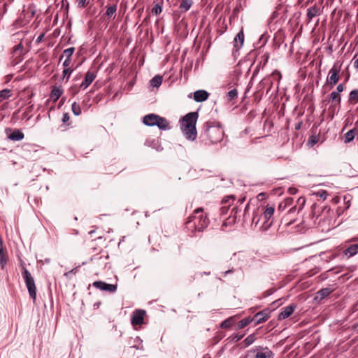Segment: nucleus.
Masks as SVG:
<instances>
[{
	"label": "nucleus",
	"mask_w": 358,
	"mask_h": 358,
	"mask_svg": "<svg viewBox=\"0 0 358 358\" xmlns=\"http://www.w3.org/2000/svg\"><path fill=\"white\" fill-rule=\"evenodd\" d=\"M72 72L73 70L70 68H64L62 72L63 78L67 77V78L69 79Z\"/></svg>",
	"instance_id": "ea45409f"
},
{
	"label": "nucleus",
	"mask_w": 358,
	"mask_h": 358,
	"mask_svg": "<svg viewBox=\"0 0 358 358\" xmlns=\"http://www.w3.org/2000/svg\"><path fill=\"white\" fill-rule=\"evenodd\" d=\"M70 117L68 113H64L62 117V122L66 123L69 120Z\"/></svg>",
	"instance_id": "09e8293b"
},
{
	"label": "nucleus",
	"mask_w": 358,
	"mask_h": 358,
	"mask_svg": "<svg viewBox=\"0 0 358 358\" xmlns=\"http://www.w3.org/2000/svg\"><path fill=\"white\" fill-rule=\"evenodd\" d=\"M296 209V206H295L290 208L289 212L290 213L294 212Z\"/></svg>",
	"instance_id": "6e6d98bb"
},
{
	"label": "nucleus",
	"mask_w": 358,
	"mask_h": 358,
	"mask_svg": "<svg viewBox=\"0 0 358 358\" xmlns=\"http://www.w3.org/2000/svg\"><path fill=\"white\" fill-rule=\"evenodd\" d=\"M234 322V317H229L227 318V320H224L221 324H220V327L222 329H227V328H229L231 327L233 324Z\"/></svg>",
	"instance_id": "393cba45"
},
{
	"label": "nucleus",
	"mask_w": 358,
	"mask_h": 358,
	"mask_svg": "<svg viewBox=\"0 0 358 358\" xmlns=\"http://www.w3.org/2000/svg\"><path fill=\"white\" fill-rule=\"evenodd\" d=\"M71 59H66L64 62H63V66L64 68H69V66L71 64Z\"/></svg>",
	"instance_id": "49530a36"
},
{
	"label": "nucleus",
	"mask_w": 358,
	"mask_h": 358,
	"mask_svg": "<svg viewBox=\"0 0 358 358\" xmlns=\"http://www.w3.org/2000/svg\"><path fill=\"white\" fill-rule=\"evenodd\" d=\"M243 43H244V34H243V31L241 30L234 38V48L236 50H238L241 47L243 46Z\"/></svg>",
	"instance_id": "2eb2a0df"
},
{
	"label": "nucleus",
	"mask_w": 358,
	"mask_h": 358,
	"mask_svg": "<svg viewBox=\"0 0 358 358\" xmlns=\"http://www.w3.org/2000/svg\"><path fill=\"white\" fill-rule=\"evenodd\" d=\"M297 192L296 189L294 188V187H291L289 189V192L291 194H296Z\"/></svg>",
	"instance_id": "603ef678"
},
{
	"label": "nucleus",
	"mask_w": 358,
	"mask_h": 358,
	"mask_svg": "<svg viewBox=\"0 0 358 358\" xmlns=\"http://www.w3.org/2000/svg\"><path fill=\"white\" fill-rule=\"evenodd\" d=\"M162 11V6L159 3H156L152 9V13L157 15Z\"/></svg>",
	"instance_id": "72a5a7b5"
},
{
	"label": "nucleus",
	"mask_w": 358,
	"mask_h": 358,
	"mask_svg": "<svg viewBox=\"0 0 358 358\" xmlns=\"http://www.w3.org/2000/svg\"><path fill=\"white\" fill-rule=\"evenodd\" d=\"M264 196H265L264 193H260L257 195V198L259 200H262V199H264Z\"/></svg>",
	"instance_id": "864d4df0"
},
{
	"label": "nucleus",
	"mask_w": 358,
	"mask_h": 358,
	"mask_svg": "<svg viewBox=\"0 0 358 358\" xmlns=\"http://www.w3.org/2000/svg\"><path fill=\"white\" fill-rule=\"evenodd\" d=\"M252 322H253L252 319H250V317L245 318L238 322V328L242 329Z\"/></svg>",
	"instance_id": "473e14b6"
},
{
	"label": "nucleus",
	"mask_w": 358,
	"mask_h": 358,
	"mask_svg": "<svg viewBox=\"0 0 358 358\" xmlns=\"http://www.w3.org/2000/svg\"><path fill=\"white\" fill-rule=\"evenodd\" d=\"M315 1V0H308L306 4L312 3Z\"/></svg>",
	"instance_id": "bf43d9fd"
},
{
	"label": "nucleus",
	"mask_w": 358,
	"mask_h": 358,
	"mask_svg": "<svg viewBox=\"0 0 358 358\" xmlns=\"http://www.w3.org/2000/svg\"><path fill=\"white\" fill-rule=\"evenodd\" d=\"M145 315V311L143 310H136L132 315L131 318V322L133 326L141 325L143 323L144 317Z\"/></svg>",
	"instance_id": "6e6552de"
},
{
	"label": "nucleus",
	"mask_w": 358,
	"mask_h": 358,
	"mask_svg": "<svg viewBox=\"0 0 358 358\" xmlns=\"http://www.w3.org/2000/svg\"><path fill=\"white\" fill-rule=\"evenodd\" d=\"M162 83V77L157 75L152 78L150 80V85L154 87H159Z\"/></svg>",
	"instance_id": "b1692460"
},
{
	"label": "nucleus",
	"mask_w": 358,
	"mask_h": 358,
	"mask_svg": "<svg viewBox=\"0 0 358 358\" xmlns=\"http://www.w3.org/2000/svg\"><path fill=\"white\" fill-rule=\"evenodd\" d=\"M90 234H94V231H90Z\"/></svg>",
	"instance_id": "69168bd1"
},
{
	"label": "nucleus",
	"mask_w": 358,
	"mask_h": 358,
	"mask_svg": "<svg viewBox=\"0 0 358 358\" xmlns=\"http://www.w3.org/2000/svg\"><path fill=\"white\" fill-rule=\"evenodd\" d=\"M355 328L358 329V323L356 324Z\"/></svg>",
	"instance_id": "0e129e2a"
},
{
	"label": "nucleus",
	"mask_w": 358,
	"mask_h": 358,
	"mask_svg": "<svg viewBox=\"0 0 358 358\" xmlns=\"http://www.w3.org/2000/svg\"><path fill=\"white\" fill-rule=\"evenodd\" d=\"M63 91L59 87H54L50 93V96L54 101H57L62 96Z\"/></svg>",
	"instance_id": "4be33fe9"
},
{
	"label": "nucleus",
	"mask_w": 358,
	"mask_h": 358,
	"mask_svg": "<svg viewBox=\"0 0 358 358\" xmlns=\"http://www.w3.org/2000/svg\"><path fill=\"white\" fill-rule=\"evenodd\" d=\"M22 277L24 280L29 296L33 300H35L36 297V287L34 279L24 266L22 267Z\"/></svg>",
	"instance_id": "39448f33"
},
{
	"label": "nucleus",
	"mask_w": 358,
	"mask_h": 358,
	"mask_svg": "<svg viewBox=\"0 0 358 358\" xmlns=\"http://www.w3.org/2000/svg\"><path fill=\"white\" fill-rule=\"evenodd\" d=\"M243 337V335L236 334L233 336L232 341L234 342H237V341H240Z\"/></svg>",
	"instance_id": "de8ad7c7"
},
{
	"label": "nucleus",
	"mask_w": 358,
	"mask_h": 358,
	"mask_svg": "<svg viewBox=\"0 0 358 358\" xmlns=\"http://www.w3.org/2000/svg\"><path fill=\"white\" fill-rule=\"evenodd\" d=\"M117 10V6L115 5L108 7L106 12V15L108 17H111L115 15Z\"/></svg>",
	"instance_id": "7c9ffc66"
},
{
	"label": "nucleus",
	"mask_w": 358,
	"mask_h": 358,
	"mask_svg": "<svg viewBox=\"0 0 358 358\" xmlns=\"http://www.w3.org/2000/svg\"><path fill=\"white\" fill-rule=\"evenodd\" d=\"M268 206H266L264 215L258 219L255 223V227L258 228L259 230L265 232L268 229Z\"/></svg>",
	"instance_id": "0eeeda50"
},
{
	"label": "nucleus",
	"mask_w": 358,
	"mask_h": 358,
	"mask_svg": "<svg viewBox=\"0 0 358 358\" xmlns=\"http://www.w3.org/2000/svg\"><path fill=\"white\" fill-rule=\"evenodd\" d=\"M45 36V33H42L36 39V43L37 44H39L40 43L42 42V41L43 40V38Z\"/></svg>",
	"instance_id": "a18cd8bd"
},
{
	"label": "nucleus",
	"mask_w": 358,
	"mask_h": 358,
	"mask_svg": "<svg viewBox=\"0 0 358 358\" xmlns=\"http://www.w3.org/2000/svg\"><path fill=\"white\" fill-rule=\"evenodd\" d=\"M313 138H314L313 136H312V137H311V138H312V139H311V143H312V144H315V143H317V141H316V140H315V139H313Z\"/></svg>",
	"instance_id": "13d9d810"
},
{
	"label": "nucleus",
	"mask_w": 358,
	"mask_h": 358,
	"mask_svg": "<svg viewBox=\"0 0 358 358\" xmlns=\"http://www.w3.org/2000/svg\"><path fill=\"white\" fill-rule=\"evenodd\" d=\"M277 83V87L278 86V83L281 79V74L279 71H275L272 73V74L270 76Z\"/></svg>",
	"instance_id": "f704fd0d"
},
{
	"label": "nucleus",
	"mask_w": 358,
	"mask_h": 358,
	"mask_svg": "<svg viewBox=\"0 0 358 358\" xmlns=\"http://www.w3.org/2000/svg\"><path fill=\"white\" fill-rule=\"evenodd\" d=\"M96 75L94 72L88 71L85 74L84 80L81 83L80 87L86 89L96 78Z\"/></svg>",
	"instance_id": "ddd939ff"
},
{
	"label": "nucleus",
	"mask_w": 358,
	"mask_h": 358,
	"mask_svg": "<svg viewBox=\"0 0 358 358\" xmlns=\"http://www.w3.org/2000/svg\"><path fill=\"white\" fill-rule=\"evenodd\" d=\"M254 358H266V355L264 352H258Z\"/></svg>",
	"instance_id": "8fccbe9b"
},
{
	"label": "nucleus",
	"mask_w": 358,
	"mask_h": 358,
	"mask_svg": "<svg viewBox=\"0 0 358 358\" xmlns=\"http://www.w3.org/2000/svg\"><path fill=\"white\" fill-rule=\"evenodd\" d=\"M33 108H34V105H31V106H30L28 108V110H29V111H31V110L33 109Z\"/></svg>",
	"instance_id": "052dcab7"
},
{
	"label": "nucleus",
	"mask_w": 358,
	"mask_h": 358,
	"mask_svg": "<svg viewBox=\"0 0 358 358\" xmlns=\"http://www.w3.org/2000/svg\"><path fill=\"white\" fill-rule=\"evenodd\" d=\"M357 134V129L354 128L348 131L344 136V143L345 144L350 143L355 138Z\"/></svg>",
	"instance_id": "6ab92c4d"
},
{
	"label": "nucleus",
	"mask_w": 358,
	"mask_h": 358,
	"mask_svg": "<svg viewBox=\"0 0 358 358\" xmlns=\"http://www.w3.org/2000/svg\"><path fill=\"white\" fill-rule=\"evenodd\" d=\"M295 309L296 306L293 304L283 308L278 316V320H282L289 317L293 313Z\"/></svg>",
	"instance_id": "f8f14e48"
},
{
	"label": "nucleus",
	"mask_w": 358,
	"mask_h": 358,
	"mask_svg": "<svg viewBox=\"0 0 358 358\" xmlns=\"http://www.w3.org/2000/svg\"><path fill=\"white\" fill-rule=\"evenodd\" d=\"M327 194H328L326 190H320L315 193L316 196H320V198L323 199L324 200H325L327 199Z\"/></svg>",
	"instance_id": "58836bf2"
},
{
	"label": "nucleus",
	"mask_w": 358,
	"mask_h": 358,
	"mask_svg": "<svg viewBox=\"0 0 358 358\" xmlns=\"http://www.w3.org/2000/svg\"><path fill=\"white\" fill-rule=\"evenodd\" d=\"M238 96V91L236 89H233L231 90H230L227 94V99L229 101H231L233 99H234L235 98H236Z\"/></svg>",
	"instance_id": "2f4dec72"
},
{
	"label": "nucleus",
	"mask_w": 358,
	"mask_h": 358,
	"mask_svg": "<svg viewBox=\"0 0 358 358\" xmlns=\"http://www.w3.org/2000/svg\"><path fill=\"white\" fill-rule=\"evenodd\" d=\"M143 122L150 127L157 126L160 129L163 130H167L171 128L169 122L166 118L153 113L144 116Z\"/></svg>",
	"instance_id": "20e7f679"
},
{
	"label": "nucleus",
	"mask_w": 358,
	"mask_h": 358,
	"mask_svg": "<svg viewBox=\"0 0 358 358\" xmlns=\"http://www.w3.org/2000/svg\"><path fill=\"white\" fill-rule=\"evenodd\" d=\"M271 85H272V82L271 83L270 82V85H269L270 88L271 87Z\"/></svg>",
	"instance_id": "338daca9"
},
{
	"label": "nucleus",
	"mask_w": 358,
	"mask_h": 358,
	"mask_svg": "<svg viewBox=\"0 0 358 358\" xmlns=\"http://www.w3.org/2000/svg\"><path fill=\"white\" fill-rule=\"evenodd\" d=\"M343 253L348 257H351L357 255L358 253V244L350 245L344 250Z\"/></svg>",
	"instance_id": "dca6fc26"
},
{
	"label": "nucleus",
	"mask_w": 358,
	"mask_h": 358,
	"mask_svg": "<svg viewBox=\"0 0 358 358\" xmlns=\"http://www.w3.org/2000/svg\"><path fill=\"white\" fill-rule=\"evenodd\" d=\"M348 102L350 104H356L358 103V89L352 90L348 96Z\"/></svg>",
	"instance_id": "aec40b11"
},
{
	"label": "nucleus",
	"mask_w": 358,
	"mask_h": 358,
	"mask_svg": "<svg viewBox=\"0 0 358 358\" xmlns=\"http://www.w3.org/2000/svg\"><path fill=\"white\" fill-rule=\"evenodd\" d=\"M227 201H228V200L222 201V203L224 204V206L220 208V212H221L222 215L226 214L227 213V211H228V209L229 208V205H226Z\"/></svg>",
	"instance_id": "e433bc0d"
},
{
	"label": "nucleus",
	"mask_w": 358,
	"mask_h": 358,
	"mask_svg": "<svg viewBox=\"0 0 358 358\" xmlns=\"http://www.w3.org/2000/svg\"><path fill=\"white\" fill-rule=\"evenodd\" d=\"M36 147V145H34V144H26L24 145V150H27V151H30L31 150L36 151V150L34 149Z\"/></svg>",
	"instance_id": "79ce46f5"
},
{
	"label": "nucleus",
	"mask_w": 358,
	"mask_h": 358,
	"mask_svg": "<svg viewBox=\"0 0 358 358\" xmlns=\"http://www.w3.org/2000/svg\"><path fill=\"white\" fill-rule=\"evenodd\" d=\"M269 210H270V215H271L274 212V208L270 207Z\"/></svg>",
	"instance_id": "5fc2aeb1"
},
{
	"label": "nucleus",
	"mask_w": 358,
	"mask_h": 358,
	"mask_svg": "<svg viewBox=\"0 0 358 358\" xmlns=\"http://www.w3.org/2000/svg\"><path fill=\"white\" fill-rule=\"evenodd\" d=\"M72 112L75 115H80L81 114V108L76 102H73L71 105Z\"/></svg>",
	"instance_id": "c756f323"
},
{
	"label": "nucleus",
	"mask_w": 358,
	"mask_h": 358,
	"mask_svg": "<svg viewBox=\"0 0 358 358\" xmlns=\"http://www.w3.org/2000/svg\"><path fill=\"white\" fill-rule=\"evenodd\" d=\"M322 13V10L321 9V8L318 6L317 4H314L313 6H310L307 9V21L308 22H310L315 17L320 15Z\"/></svg>",
	"instance_id": "9d476101"
},
{
	"label": "nucleus",
	"mask_w": 358,
	"mask_h": 358,
	"mask_svg": "<svg viewBox=\"0 0 358 358\" xmlns=\"http://www.w3.org/2000/svg\"><path fill=\"white\" fill-rule=\"evenodd\" d=\"M8 257L7 250L3 246L2 238L0 237V266L3 269L8 262Z\"/></svg>",
	"instance_id": "9b49d317"
},
{
	"label": "nucleus",
	"mask_w": 358,
	"mask_h": 358,
	"mask_svg": "<svg viewBox=\"0 0 358 358\" xmlns=\"http://www.w3.org/2000/svg\"><path fill=\"white\" fill-rule=\"evenodd\" d=\"M204 128V133L201 135L204 141L208 140L210 143H217L222 140L224 133L220 123L207 122Z\"/></svg>",
	"instance_id": "7ed1b4c3"
},
{
	"label": "nucleus",
	"mask_w": 358,
	"mask_h": 358,
	"mask_svg": "<svg viewBox=\"0 0 358 358\" xmlns=\"http://www.w3.org/2000/svg\"><path fill=\"white\" fill-rule=\"evenodd\" d=\"M232 272H233V271H232V270H228V271H225V272H224V275H227L228 273H232Z\"/></svg>",
	"instance_id": "4d7b16f0"
},
{
	"label": "nucleus",
	"mask_w": 358,
	"mask_h": 358,
	"mask_svg": "<svg viewBox=\"0 0 358 358\" xmlns=\"http://www.w3.org/2000/svg\"><path fill=\"white\" fill-rule=\"evenodd\" d=\"M306 203V199L304 197H299L297 200V204L299 205L298 210L300 211L303 208Z\"/></svg>",
	"instance_id": "4c0bfd02"
},
{
	"label": "nucleus",
	"mask_w": 358,
	"mask_h": 358,
	"mask_svg": "<svg viewBox=\"0 0 358 358\" xmlns=\"http://www.w3.org/2000/svg\"><path fill=\"white\" fill-rule=\"evenodd\" d=\"M262 38H265V42H266V41H267V36H265V35H262Z\"/></svg>",
	"instance_id": "680f3d73"
},
{
	"label": "nucleus",
	"mask_w": 358,
	"mask_h": 358,
	"mask_svg": "<svg viewBox=\"0 0 358 358\" xmlns=\"http://www.w3.org/2000/svg\"><path fill=\"white\" fill-rule=\"evenodd\" d=\"M341 68V65H338L336 63L329 70L327 78V83L330 86H334L340 80Z\"/></svg>",
	"instance_id": "423d86ee"
},
{
	"label": "nucleus",
	"mask_w": 358,
	"mask_h": 358,
	"mask_svg": "<svg viewBox=\"0 0 358 358\" xmlns=\"http://www.w3.org/2000/svg\"><path fill=\"white\" fill-rule=\"evenodd\" d=\"M345 88L346 87L345 83H340L337 85L336 90L335 91L341 94L345 90Z\"/></svg>",
	"instance_id": "a19ab883"
},
{
	"label": "nucleus",
	"mask_w": 358,
	"mask_h": 358,
	"mask_svg": "<svg viewBox=\"0 0 358 358\" xmlns=\"http://www.w3.org/2000/svg\"><path fill=\"white\" fill-rule=\"evenodd\" d=\"M331 292L332 290L330 288H324L319 290L317 294L320 299H324L328 296Z\"/></svg>",
	"instance_id": "bb28decb"
},
{
	"label": "nucleus",
	"mask_w": 358,
	"mask_h": 358,
	"mask_svg": "<svg viewBox=\"0 0 358 358\" xmlns=\"http://www.w3.org/2000/svg\"><path fill=\"white\" fill-rule=\"evenodd\" d=\"M209 224V219L202 208L194 210L193 215L189 217L186 222L187 227L190 230L201 231Z\"/></svg>",
	"instance_id": "f03ea898"
},
{
	"label": "nucleus",
	"mask_w": 358,
	"mask_h": 358,
	"mask_svg": "<svg viewBox=\"0 0 358 358\" xmlns=\"http://www.w3.org/2000/svg\"><path fill=\"white\" fill-rule=\"evenodd\" d=\"M203 273H204L205 275H209V274H210V273H209V272H208V273L204 272Z\"/></svg>",
	"instance_id": "e2e57ef3"
},
{
	"label": "nucleus",
	"mask_w": 358,
	"mask_h": 358,
	"mask_svg": "<svg viewBox=\"0 0 358 358\" xmlns=\"http://www.w3.org/2000/svg\"><path fill=\"white\" fill-rule=\"evenodd\" d=\"M282 192H283L282 189L280 187H279V188L273 189L272 190V192L271 193L270 192V194L281 195L282 194Z\"/></svg>",
	"instance_id": "37998d69"
},
{
	"label": "nucleus",
	"mask_w": 358,
	"mask_h": 358,
	"mask_svg": "<svg viewBox=\"0 0 358 358\" xmlns=\"http://www.w3.org/2000/svg\"><path fill=\"white\" fill-rule=\"evenodd\" d=\"M293 199L292 198H286L282 202L280 203L278 205V210L282 211L287 206L292 204Z\"/></svg>",
	"instance_id": "5701e85b"
},
{
	"label": "nucleus",
	"mask_w": 358,
	"mask_h": 358,
	"mask_svg": "<svg viewBox=\"0 0 358 358\" xmlns=\"http://www.w3.org/2000/svg\"><path fill=\"white\" fill-rule=\"evenodd\" d=\"M198 117L197 112H192L185 115L180 120V129L189 141H194L197 136L196 124Z\"/></svg>",
	"instance_id": "f257e3e1"
},
{
	"label": "nucleus",
	"mask_w": 358,
	"mask_h": 358,
	"mask_svg": "<svg viewBox=\"0 0 358 358\" xmlns=\"http://www.w3.org/2000/svg\"><path fill=\"white\" fill-rule=\"evenodd\" d=\"M24 134L20 129H14L13 131L8 136V138L14 141H21L24 138Z\"/></svg>",
	"instance_id": "f3484780"
},
{
	"label": "nucleus",
	"mask_w": 358,
	"mask_h": 358,
	"mask_svg": "<svg viewBox=\"0 0 358 358\" xmlns=\"http://www.w3.org/2000/svg\"><path fill=\"white\" fill-rule=\"evenodd\" d=\"M267 316L268 314L266 313V310H263L257 313L252 319L253 322L256 324L263 322Z\"/></svg>",
	"instance_id": "a211bd4d"
},
{
	"label": "nucleus",
	"mask_w": 358,
	"mask_h": 358,
	"mask_svg": "<svg viewBox=\"0 0 358 358\" xmlns=\"http://www.w3.org/2000/svg\"><path fill=\"white\" fill-rule=\"evenodd\" d=\"M12 95L11 90L8 89H4L0 91V99H6L10 97Z\"/></svg>",
	"instance_id": "c85d7f7f"
},
{
	"label": "nucleus",
	"mask_w": 358,
	"mask_h": 358,
	"mask_svg": "<svg viewBox=\"0 0 358 358\" xmlns=\"http://www.w3.org/2000/svg\"><path fill=\"white\" fill-rule=\"evenodd\" d=\"M352 61H353V66L355 67V69L358 70V58L356 59V56H355Z\"/></svg>",
	"instance_id": "3c124183"
},
{
	"label": "nucleus",
	"mask_w": 358,
	"mask_h": 358,
	"mask_svg": "<svg viewBox=\"0 0 358 358\" xmlns=\"http://www.w3.org/2000/svg\"><path fill=\"white\" fill-rule=\"evenodd\" d=\"M75 51V48L73 47L67 48L63 51V55L60 59H62L64 56L66 57V59H71V57Z\"/></svg>",
	"instance_id": "cd10ccee"
},
{
	"label": "nucleus",
	"mask_w": 358,
	"mask_h": 358,
	"mask_svg": "<svg viewBox=\"0 0 358 358\" xmlns=\"http://www.w3.org/2000/svg\"><path fill=\"white\" fill-rule=\"evenodd\" d=\"M209 94L203 90H197L194 93V99L196 102H202L208 98Z\"/></svg>",
	"instance_id": "4468645a"
},
{
	"label": "nucleus",
	"mask_w": 358,
	"mask_h": 358,
	"mask_svg": "<svg viewBox=\"0 0 358 358\" xmlns=\"http://www.w3.org/2000/svg\"><path fill=\"white\" fill-rule=\"evenodd\" d=\"M93 286L100 290L106 291L113 293L117 290V285L113 284H108L103 281H95Z\"/></svg>",
	"instance_id": "1a4fd4ad"
},
{
	"label": "nucleus",
	"mask_w": 358,
	"mask_h": 358,
	"mask_svg": "<svg viewBox=\"0 0 358 358\" xmlns=\"http://www.w3.org/2000/svg\"><path fill=\"white\" fill-rule=\"evenodd\" d=\"M87 4V0H78V6L79 8H84Z\"/></svg>",
	"instance_id": "c03bdc74"
},
{
	"label": "nucleus",
	"mask_w": 358,
	"mask_h": 358,
	"mask_svg": "<svg viewBox=\"0 0 358 358\" xmlns=\"http://www.w3.org/2000/svg\"><path fill=\"white\" fill-rule=\"evenodd\" d=\"M192 5V0H182L180 4V8L184 11H187Z\"/></svg>",
	"instance_id": "a878e982"
},
{
	"label": "nucleus",
	"mask_w": 358,
	"mask_h": 358,
	"mask_svg": "<svg viewBox=\"0 0 358 358\" xmlns=\"http://www.w3.org/2000/svg\"><path fill=\"white\" fill-rule=\"evenodd\" d=\"M329 99L332 103H334L335 105H339L341 102V96L339 93L336 91H333L329 94Z\"/></svg>",
	"instance_id": "412c9836"
},
{
	"label": "nucleus",
	"mask_w": 358,
	"mask_h": 358,
	"mask_svg": "<svg viewBox=\"0 0 358 358\" xmlns=\"http://www.w3.org/2000/svg\"><path fill=\"white\" fill-rule=\"evenodd\" d=\"M255 337L254 335L251 334L250 336H248L245 340H244V343L245 345V346H249L250 345H251L252 343H253V342L255 341Z\"/></svg>",
	"instance_id": "c9c22d12"
}]
</instances>
